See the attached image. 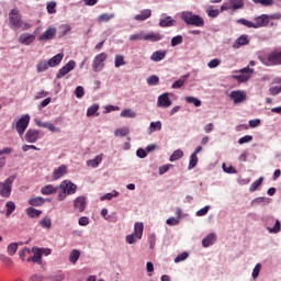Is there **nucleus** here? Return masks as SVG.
<instances>
[{
  "label": "nucleus",
  "mask_w": 281,
  "mask_h": 281,
  "mask_svg": "<svg viewBox=\"0 0 281 281\" xmlns=\"http://www.w3.org/2000/svg\"><path fill=\"white\" fill-rule=\"evenodd\" d=\"M255 22H251L247 19H238L236 23H239V25H245V27H252L254 30H258L259 27H267L269 25V15L261 14L259 16H256L254 19Z\"/></svg>",
  "instance_id": "1"
},
{
  "label": "nucleus",
  "mask_w": 281,
  "mask_h": 281,
  "mask_svg": "<svg viewBox=\"0 0 281 281\" xmlns=\"http://www.w3.org/2000/svg\"><path fill=\"white\" fill-rule=\"evenodd\" d=\"M181 19L187 25H194V27H203L205 20L201 15L193 14L192 12L183 11Z\"/></svg>",
  "instance_id": "2"
},
{
  "label": "nucleus",
  "mask_w": 281,
  "mask_h": 281,
  "mask_svg": "<svg viewBox=\"0 0 281 281\" xmlns=\"http://www.w3.org/2000/svg\"><path fill=\"white\" fill-rule=\"evenodd\" d=\"M27 126H30V114L22 115L19 120H15L12 124V128H15L18 135L23 137L25 131H27Z\"/></svg>",
  "instance_id": "3"
},
{
  "label": "nucleus",
  "mask_w": 281,
  "mask_h": 281,
  "mask_svg": "<svg viewBox=\"0 0 281 281\" xmlns=\"http://www.w3.org/2000/svg\"><path fill=\"white\" fill-rule=\"evenodd\" d=\"M142 236H144V223L136 222L133 234L126 236V243L128 245H135L137 240H142Z\"/></svg>",
  "instance_id": "4"
},
{
  "label": "nucleus",
  "mask_w": 281,
  "mask_h": 281,
  "mask_svg": "<svg viewBox=\"0 0 281 281\" xmlns=\"http://www.w3.org/2000/svg\"><path fill=\"white\" fill-rule=\"evenodd\" d=\"M22 22L23 20H21V13L19 12V9H12L9 13V25L11 30H19Z\"/></svg>",
  "instance_id": "5"
},
{
  "label": "nucleus",
  "mask_w": 281,
  "mask_h": 281,
  "mask_svg": "<svg viewBox=\"0 0 281 281\" xmlns=\"http://www.w3.org/2000/svg\"><path fill=\"white\" fill-rule=\"evenodd\" d=\"M12 183H14V178H8L4 182H0V196L10 199L12 194Z\"/></svg>",
  "instance_id": "6"
},
{
  "label": "nucleus",
  "mask_w": 281,
  "mask_h": 281,
  "mask_svg": "<svg viewBox=\"0 0 281 281\" xmlns=\"http://www.w3.org/2000/svg\"><path fill=\"white\" fill-rule=\"evenodd\" d=\"M106 58H108L106 53H100L95 55L92 61L93 71H102V69H104V60H106Z\"/></svg>",
  "instance_id": "7"
},
{
  "label": "nucleus",
  "mask_w": 281,
  "mask_h": 281,
  "mask_svg": "<svg viewBox=\"0 0 281 281\" xmlns=\"http://www.w3.org/2000/svg\"><path fill=\"white\" fill-rule=\"evenodd\" d=\"M240 75H234V80H237L239 82H247L249 78H251V74H254V70L249 68V66L245 67L244 69L239 70Z\"/></svg>",
  "instance_id": "8"
},
{
  "label": "nucleus",
  "mask_w": 281,
  "mask_h": 281,
  "mask_svg": "<svg viewBox=\"0 0 281 281\" xmlns=\"http://www.w3.org/2000/svg\"><path fill=\"white\" fill-rule=\"evenodd\" d=\"M74 69H76V61L69 60L64 67L58 70L56 78L60 80V78H65V76H67L69 71H74Z\"/></svg>",
  "instance_id": "9"
},
{
  "label": "nucleus",
  "mask_w": 281,
  "mask_h": 281,
  "mask_svg": "<svg viewBox=\"0 0 281 281\" xmlns=\"http://www.w3.org/2000/svg\"><path fill=\"white\" fill-rule=\"evenodd\" d=\"M40 137H41V131L32 130V128L27 130L24 135L25 142H27L29 144H36Z\"/></svg>",
  "instance_id": "10"
},
{
  "label": "nucleus",
  "mask_w": 281,
  "mask_h": 281,
  "mask_svg": "<svg viewBox=\"0 0 281 281\" xmlns=\"http://www.w3.org/2000/svg\"><path fill=\"white\" fill-rule=\"evenodd\" d=\"M59 190H65V192L68 195H71V194H76V191L78 190V186H76V183L69 180H64L59 186Z\"/></svg>",
  "instance_id": "11"
},
{
  "label": "nucleus",
  "mask_w": 281,
  "mask_h": 281,
  "mask_svg": "<svg viewBox=\"0 0 281 281\" xmlns=\"http://www.w3.org/2000/svg\"><path fill=\"white\" fill-rule=\"evenodd\" d=\"M267 229L269 234H280L281 225L280 220H276L273 217H270L267 222Z\"/></svg>",
  "instance_id": "12"
},
{
  "label": "nucleus",
  "mask_w": 281,
  "mask_h": 281,
  "mask_svg": "<svg viewBox=\"0 0 281 281\" xmlns=\"http://www.w3.org/2000/svg\"><path fill=\"white\" fill-rule=\"evenodd\" d=\"M74 207L77 212H85L87 210V196L80 195L74 201Z\"/></svg>",
  "instance_id": "13"
},
{
  "label": "nucleus",
  "mask_w": 281,
  "mask_h": 281,
  "mask_svg": "<svg viewBox=\"0 0 281 281\" xmlns=\"http://www.w3.org/2000/svg\"><path fill=\"white\" fill-rule=\"evenodd\" d=\"M172 105V101L168 97V92H165L160 94L157 99V106H160L161 109H168V106Z\"/></svg>",
  "instance_id": "14"
},
{
  "label": "nucleus",
  "mask_w": 281,
  "mask_h": 281,
  "mask_svg": "<svg viewBox=\"0 0 281 281\" xmlns=\"http://www.w3.org/2000/svg\"><path fill=\"white\" fill-rule=\"evenodd\" d=\"M144 41H150V43H158L164 38V35L157 32L144 33Z\"/></svg>",
  "instance_id": "15"
},
{
  "label": "nucleus",
  "mask_w": 281,
  "mask_h": 281,
  "mask_svg": "<svg viewBox=\"0 0 281 281\" xmlns=\"http://www.w3.org/2000/svg\"><path fill=\"white\" fill-rule=\"evenodd\" d=\"M249 45V35L244 34L239 36L233 44L234 49H240V47Z\"/></svg>",
  "instance_id": "16"
},
{
  "label": "nucleus",
  "mask_w": 281,
  "mask_h": 281,
  "mask_svg": "<svg viewBox=\"0 0 281 281\" xmlns=\"http://www.w3.org/2000/svg\"><path fill=\"white\" fill-rule=\"evenodd\" d=\"M36 36L30 33H23L19 37V43L22 45H32V42L35 41Z\"/></svg>",
  "instance_id": "17"
},
{
  "label": "nucleus",
  "mask_w": 281,
  "mask_h": 281,
  "mask_svg": "<svg viewBox=\"0 0 281 281\" xmlns=\"http://www.w3.org/2000/svg\"><path fill=\"white\" fill-rule=\"evenodd\" d=\"M56 36V29L48 27L42 35H40L38 41H52Z\"/></svg>",
  "instance_id": "18"
},
{
  "label": "nucleus",
  "mask_w": 281,
  "mask_h": 281,
  "mask_svg": "<svg viewBox=\"0 0 281 281\" xmlns=\"http://www.w3.org/2000/svg\"><path fill=\"white\" fill-rule=\"evenodd\" d=\"M231 99L234 101L235 104H238L247 99V94L241 91H233L231 92Z\"/></svg>",
  "instance_id": "19"
},
{
  "label": "nucleus",
  "mask_w": 281,
  "mask_h": 281,
  "mask_svg": "<svg viewBox=\"0 0 281 281\" xmlns=\"http://www.w3.org/2000/svg\"><path fill=\"white\" fill-rule=\"evenodd\" d=\"M67 175V166L61 165L53 171V178L55 181Z\"/></svg>",
  "instance_id": "20"
},
{
  "label": "nucleus",
  "mask_w": 281,
  "mask_h": 281,
  "mask_svg": "<svg viewBox=\"0 0 281 281\" xmlns=\"http://www.w3.org/2000/svg\"><path fill=\"white\" fill-rule=\"evenodd\" d=\"M167 54L168 52L166 50H156L150 55V60H153V63H161Z\"/></svg>",
  "instance_id": "21"
},
{
  "label": "nucleus",
  "mask_w": 281,
  "mask_h": 281,
  "mask_svg": "<svg viewBox=\"0 0 281 281\" xmlns=\"http://www.w3.org/2000/svg\"><path fill=\"white\" fill-rule=\"evenodd\" d=\"M33 256L27 258V262H41L43 258V250L38 248H33Z\"/></svg>",
  "instance_id": "22"
},
{
  "label": "nucleus",
  "mask_w": 281,
  "mask_h": 281,
  "mask_svg": "<svg viewBox=\"0 0 281 281\" xmlns=\"http://www.w3.org/2000/svg\"><path fill=\"white\" fill-rule=\"evenodd\" d=\"M153 16V11L150 9H144L140 11V14H136L134 16L135 21H146V19H150Z\"/></svg>",
  "instance_id": "23"
},
{
  "label": "nucleus",
  "mask_w": 281,
  "mask_h": 281,
  "mask_svg": "<svg viewBox=\"0 0 281 281\" xmlns=\"http://www.w3.org/2000/svg\"><path fill=\"white\" fill-rule=\"evenodd\" d=\"M56 192H58V188L54 187L53 184H46L41 189V193L45 196H49V194H56Z\"/></svg>",
  "instance_id": "24"
},
{
  "label": "nucleus",
  "mask_w": 281,
  "mask_h": 281,
  "mask_svg": "<svg viewBox=\"0 0 281 281\" xmlns=\"http://www.w3.org/2000/svg\"><path fill=\"white\" fill-rule=\"evenodd\" d=\"M216 243V234L211 233L206 237L203 238L202 245L203 247H212Z\"/></svg>",
  "instance_id": "25"
},
{
  "label": "nucleus",
  "mask_w": 281,
  "mask_h": 281,
  "mask_svg": "<svg viewBox=\"0 0 281 281\" xmlns=\"http://www.w3.org/2000/svg\"><path fill=\"white\" fill-rule=\"evenodd\" d=\"M63 58H65V54L63 53L55 55L48 60L49 67H58V64L63 63Z\"/></svg>",
  "instance_id": "26"
},
{
  "label": "nucleus",
  "mask_w": 281,
  "mask_h": 281,
  "mask_svg": "<svg viewBox=\"0 0 281 281\" xmlns=\"http://www.w3.org/2000/svg\"><path fill=\"white\" fill-rule=\"evenodd\" d=\"M29 205H32L33 207H41L42 205H45V200L43 196H36L29 199Z\"/></svg>",
  "instance_id": "27"
},
{
  "label": "nucleus",
  "mask_w": 281,
  "mask_h": 281,
  "mask_svg": "<svg viewBox=\"0 0 281 281\" xmlns=\"http://www.w3.org/2000/svg\"><path fill=\"white\" fill-rule=\"evenodd\" d=\"M41 214H43V211H41V210H36L32 206L26 209V215L29 218H38V216H41Z\"/></svg>",
  "instance_id": "28"
},
{
  "label": "nucleus",
  "mask_w": 281,
  "mask_h": 281,
  "mask_svg": "<svg viewBox=\"0 0 281 281\" xmlns=\"http://www.w3.org/2000/svg\"><path fill=\"white\" fill-rule=\"evenodd\" d=\"M176 21L171 16H166L165 19H161L159 21L160 27H172L175 25Z\"/></svg>",
  "instance_id": "29"
},
{
  "label": "nucleus",
  "mask_w": 281,
  "mask_h": 281,
  "mask_svg": "<svg viewBox=\"0 0 281 281\" xmlns=\"http://www.w3.org/2000/svg\"><path fill=\"white\" fill-rule=\"evenodd\" d=\"M111 19H115V14L113 13H102L97 18L98 23H109Z\"/></svg>",
  "instance_id": "30"
},
{
  "label": "nucleus",
  "mask_w": 281,
  "mask_h": 281,
  "mask_svg": "<svg viewBox=\"0 0 281 281\" xmlns=\"http://www.w3.org/2000/svg\"><path fill=\"white\" fill-rule=\"evenodd\" d=\"M102 164V154L98 155L94 159H90L87 161V166L90 168H98Z\"/></svg>",
  "instance_id": "31"
},
{
  "label": "nucleus",
  "mask_w": 281,
  "mask_h": 281,
  "mask_svg": "<svg viewBox=\"0 0 281 281\" xmlns=\"http://www.w3.org/2000/svg\"><path fill=\"white\" fill-rule=\"evenodd\" d=\"M131 133V130L128 127H121L116 128L114 131V136L115 137H126Z\"/></svg>",
  "instance_id": "32"
},
{
  "label": "nucleus",
  "mask_w": 281,
  "mask_h": 281,
  "mask_svg": "<svg viewBox=\"0 0 281 281\" xmlns=\"http://www.w3.org/2000/svg\"><path fill=\"white\" fill-rule=\"evenodd\" d=\"M233 10H243L245 8V0H228Z\"/></svg>",
  "instance_id": "33"
},
{
  "label": "nucleus",
  "mask_w": 281,
  "mask_h": 281,
  "mask_svg": "<svg viewBox=\"0 0 281 281\" xmlns=\"http://www.w3.org/2000/svg\"><path fill=\"white\" fill-rule=\"evenodd\" d=\"M78 260H80V250L74 249L69 255V262H71L72 265H76Z\"/></svg>",
  "instance_id": "34"
},
{
  "label": "nucleus",
  "mask_w": 281,
  "mask_h": 281,
  "mask_svg": "<svg viewBox=\"0 0 281 281\" xmlns=\"http://www.w3.org/2000/svg\"><path fill=\"white\" fill-rule=\"evenodd\" d=\"M49 63L48 61H40L37 65H36V71L37 74H43V71H47V69H49Z\"/></svg>",
  "instance_id": "35"
},
{
  "label": "nucleus",
  "mask_w": 281,
  "mask_h": 281,
  "mask_svg": "<svg viewBox=\"0 0 281 281\" xmlns=\"http://www.w3.org/2000/svg\"><path fill=\"white\" fill-rule=\"evenodd\" d=\"M98 111H100V105H98V104H92V105L89 106L88 110H87V116H88V117H91V116H93V115H100V114L98 113Z\"/></svg>",
  "instance_id": "36"
},
{
  "label": "nucleus",
  "mask_w": 281,
  "mask_h": 281,
  "mask_svg": "<svg viewBox=\"0 0 281 281\" xmlns=\"http://www.w3.org/2000/svg\"><path fill=\"white\" fill-rule=\"evenodd\" d=\"M5 207H7L5 216L10 217L14 212V210H16V204H14L13 201H9L5 203Z\"/></svg>",
  "instance_id": "37"
},
{
  "label": "nucleus",
  "mask_w": 281,
  "mask_h": 281,
  "mask_svg": "<svg viewBox=\"0 0 281 281\" xmlns=\"http://www.w3.org/2000/svg\"><path fill=\"white\" fill-rule=\"evenodd\" d=\"M196 164H199V157L196 156V154H191L188 170L196 168Z\"/></svg>",
  "instance_id": "38"
},
{
  "label": "nucleus",
  "mask_w": 281,
  "mask_h": 281,
  "mask_svg": "<svg viewBox=\"0 0 281 281\" xmlns=\"http://www.w3.org/2000/svg\"><path fill=\"white\" fill-rule=\"evenodd\" d=\"M182 157H183V150L177 149L171 154L169 161H179V159H181Z\"/></svg>",
  "instance_id": "39"
},
{
  "label": "nucleus",
  "mask_w": 281,
  "mask_h": 281,
  "mask_svg": "<svg viewBox=\"0 0 281 281\" xmlns=\"http://www.w3.org/2000/svg\"><path fill=\"white\" fill-rule=\"evenodd\" d=\"M123 65H126V60H124V56L115 55L114 67L120 68V67H123Z\"/></svg>",
  "instance_id": "40"
},
{
  "label": "nucleus",
  "mask_w": 281,
  "mask_h": 281,
  "mask_svg": "<svg viewBox=\"0 0 281 281\" xmlns=\"http://www.w3.org/2000/svg\"><path fill=\"white\" fill-rule=\"evenodd\" d=\"M263 178L260 177L258 180L254 181L249 187V192H256L262 186Z\"/></svg>",
  "instance_id": "41"
},
{
  "label": "nucleus",
  "mask_w": 281,
  "mask_h": 281,
  "mask_svg": "<svg viewBox=\"0 0 281 281\" xmlns=\"http://www.w3.org/2000/svg\"><path fill=\"white\" fill-rule=\"evenodd\" d=\"M40 225L44 229H52V218L44 217L42 221H40Z\"/></svg>",
  "instance_id": "42"
},
{
  "label": "nucleus",
  "mask_w": 281,
  "mask_h": 281,
  "mask_svg": "<svg viewBox=\"0 0 281 281\" xmlns=\"http://www.w3.org/2000/svg\"><path fill=\"white\" fill-rule=\"evenodd\" d=\"M121 116L122 117H137V113H135L133 110L131 109H124L122 112H121Z\"/></svg>",
  "instance_id": "43"
},
{
  "label": "nucleus",
  "mask_w": 281,
  "mask_h": 281,
  "mask_svg": "<svg viewBox=\"0 0 281 281\" xmlns=\"http://www.w3.org/2000/svg\"><path fill=\"white\" fill-rule=\"evenodd\" d=\"M18 249H19V244L11 243L7 248V251H8L9 256H14V254H16Z\"/></svg>",
  "instance_id": "44"
},
{
  "label": "nucleus",
  "mask_w": 281,
  "mask_h": 281,
  "mask_svg": "<svg viewBox=\"0 0 281 281\" xmlns=\"http://www.w3.org/2000/svg\"><path fill=\"white\" fill-rule=\"evenodd\" d=\"M147 85H149L150 87H155V86L159 85V77L157 75H151L147 79Z\"/></svg>",
  "instance_id": "45"
},
{
  "label": "nucleus",
  "mask_w": 281,
  "mask_h": 281,
  "mask_svg": "<svg viewBox=\"0 0 281 281\" xmlns=\"http://www.w3.org/2000/svg\"><path fill=\"white\" fill-rule=\"evenodd\" d=\"M43 128H47L50 133H60V128L54 126L52 122H45Z\"/></svg>",
  "instance_id": "46"
},
{
  "label": "nucleus",
  "mask_w": 281,
  "mask_h": 281,
  "mask_svg": "<svg viewBox=\"0 0 281 281\" xmlns=\"http://www.w3.org/2000/svg\"><path fill=\"white\" fill-rule=\"evenodd\" d=\"M183 43V36L182 35H177L171 38V47H177V45H181Z\"/></svg>",
  "instance_id": "47"
},
{
  "label": "nucleus",
  "mask_w": 281,
  "mask_h": 281,
  "mask_svg": "<svg viewBox=\"0 0 281 281\" xmlns=\"http://www.w3.org/2000/svg\"><path fill=\"white\" fill-rule=\"evenodd\" d=\"M150 133H155V131H161V123L159 121L151 122L149 125Z\"/></svg>",
  "instance_id": "48"
},
{
  "label": "nucleus",
  "mask_w": 281,
  "mask_h": 281,
  "mask_svg": "<svg viewBox=\"0 0 281 281\" xmlns=\"http://www.w3.org/2000/svg\"><path fill=\"white\" fill-rule=\"evenodd\" d=\"M186 78L187 77H181L176 82H173L172 83V89H181V87H183V85H186Z\"/></svg>",
  "instance_id": "49"
},
{
  "label": "nucleus",
  "mask_w": 281,
  "mask_h": 281,
  "mask_svg": "<svg viewBox=\"0 0 281 281\" xmlns=\"http://www.w3.org/2000/svg\"><path fill=\"white\" fill-rule=\"evenodd\" d=\"M186 102H188L189 104H194V106H201V100L194 97H187Z\"/></svg>",
  "instance_id": "50"
},
{
  "label": "nucleus",
  "mask_w": 281,
  "mask_h": 281,
  "mask_svg": "<svg viewBox=\"0 0 281 281\" xmlns=\"http://www.w3.org/2000/svg\"><path fill=\"white\" fill-rule=\"evenodd\" d=\"M267 203V199L265 198H257L251 201L250 205L255 207V205H265Z\"/></svg>",
  "instance_id": "51"
},
{
  "label": "nucleus",
  "mask_w": 281,
  "mask_h": 281,
  "mask_svg": "<svg viewBox=\"0 0 281 281\" xmlns=\"http://www.w3.org/2000/svg\"><path fill=\"white\" fill-rule=\"evenodd\" d=\"M48 14H56V2H48L46 5Z\"/></svg>",
  "instance_id": "52"
},
{
  "label": "nucleus",
  "mask_w": 281,
  "mask_h": 281,
  "mask_svg": "<svg viewBox=\"0 0 281 281\" xmlns=\"http://www.w3.org/2000/svg\"><path fill=\"white\" fill-rule=\"evenodd\" d=\"M120 193L117 191H114L113 193H106L101 198V201H111L114 196H119Z\"/></svg>",
  "instance_id": "53"
},
{
  "label": "nucleus",
  "mask_w": 281,
  "mask_h": 281,
  "mask_svg": "<svg viewBox=\"0 0 281 281\" xmlns=\"http://www.w3.org/2000/svg\"><path fill=\"white\" fill-rule=\"evenodd\" d=\"M221 65V59H212L211 61L207 63V67L210 69H216Z\"/></svg>",
  "instance_id": "54"
},
{
  "label": "nucleus",
  "mask_w": 281,
  "mask_h": 281,
  "mask_svg": "<svg viewBox=\"0 0 281 281\" xmlns=\"http://www.w3.org/2000/svg\"><path fill=\"white\" fill-rule=\"evenodd\" d=\"M76 98H83L85 97V88L81 86H78L75 90Z\"/></svg>",
  "instance_id": "55"
},
{
  "label": "nucleus",
  "mask_w": 281,
  "mask_h": 281,
  "mask_svg": "<svg viewBox=\"0 0 281 281\" xmlns=\"http://www.w3.org/2000/svg\"><path fill=\"white\" fill-rule=\"evenodd\" d=\"M251 139H254V136L246 135L238 139V144H240V145L249 144V142H251Z\"/></svg>",
  "instance_id": "56"
},
{
  "label": "nucleus",
  "mask_w": 281,
  "mask_h": 281,
  "mask_svg": "<svg viewBox=\"0 0 281 281\" xmlns=\"http://www.w3.org/2000/svg\"><path fill=\"white\" fill-rule=\"evenodd\" d=\"M25 254H32V250L29 247H24L22 250H20L19 256L21 260H25Z\"/></svg>",
  "instance_id": "57"
},
{
  "label": "nucleus",
  "mask_w": 281,
  "mask_h": 281,
  "mask_svg": "<svg viewBox=\"0 0 281 281\" xmlns=\"http://www.w3.org/2000/svg\"><path fill=\"white\" fill-rule=\"evenodd\" d=\"M130 41H144V32L131 35Z\"/></svg>",
  "instance_id": "58"
},
{
  "label": "nucleus",
  "mask_w": 281,
  "mask_h": 281,
  "mask_svg": "<svg viewBox=\"0 0 281 281\" xmlns=\"http://www.w3.org/2000/svg\"><path fill=\"white\" fill-rule=\"evenodd\" d=\"M262 266L260 263H257L256 267L252 270V278L254 280H256V278H258V276H260V268Z\"/></svg>",
  "instance_id": "59"
},
{
  "label": "nucleus",
  "mask_w": 281,
  "mask_h": 281,
  "mask_svg": "<svg viewBox=\"0 0 281 281\" xmlns=\"http://www.w3.org/2000/svg\"><path fill=\"white\" fill-rule=\"evenodd\" d=\"M254 3H260V5H273V0H252Z\"/></svg>",
  "instance_id": "60"
},
{
  "label": "nucleus",
  "mask_w": 281,
  "mask_h": 281,
  "mask_svg": "<svg viewBox=\"0 0 281 281\" xmlns=\"http://www.w3.org/2000/svg\"><path fill=\"white\" fill-rule=\"evenodd\" d=\"M188 258V252H182L180 255H178L175 259V262H183V260H186Z\"/></svg>",
  "instance_id": "61"
},
{
  "label": "nucleus",
  "mask_w": 281,
  "mask_h": 281,
  "mask_svg": "<svg viewBox=\"0 0 281 281\" xmlns=\"http://www.w3.org/2000/svg\"><path fill=\"white\" fill-rule=\"evenodd\" d=\"M52 278L55 281H63L65 280V273H63V271H59L56 274H54Z\"/></svg>",
  "instance_id": "62"
},
{
  "label": "nucleus",
  "mask_w": 281,
  "mask_h": 281,
  "mask_svg": "<svg viewBox=\"0 0 281 281\" xmlns=\"http://www.w3.org/2000/svg\"><path fill=\"white\" fill-rule=\"evenodd\" d=\"M210 212V206H204L203 209L199 210L196 212V216H205Z\"/></svg>",
  "instance_id": "63"
},
{
  "label": "nucleus",
  "mask_w": 281,
  "mask_h": 281,
  "mask_svg": "<svg viewBox=\"0 0 281 281\" xmlns=\"http://www.w3.org/2000/svg\"><path fill=\"white\" fill-rule=\"evenodd\" d=\"M88 224H89V217L82 216V217L79 218V225L81 227H87Z\"/></svg>",
  "instance_id": "64"
}]
</instances>
